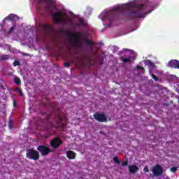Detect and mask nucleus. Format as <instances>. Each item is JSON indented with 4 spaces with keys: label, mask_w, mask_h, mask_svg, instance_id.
Returning a JSON list of instances; mask_svg holds the SVG:
<instances>
[{
    "label": "nucleus",
    "mask_w": 179,
    "mask_h": 179,
    "mask_svg": "<svg viewBox=\"0 0 179 179\" xmlns=\"http://www.w3.org/2000/svg\"><path fill=\"white\" fill-rule=\"evenodd\" d=\"M15 19H16V15L15 14H10L8 16H7L6 18L3 20V22H5V20H10V22L15 21Z\"/></svg>",
    "instance_id": "nucleus-15"
},
{
    "label": "nucleus",
    "mask_w": 179,
    "mask_h": 179,
    "mask_svg": "<svg viewBox=\"0 0 179 179\" xmlns=\"http://www.w3.org/2000/svg\"><path fill=\"white\" fill-rule=\"evenodd\" d=\"M64 66H66V68H69V66H71V64H69L68 62H65L64 63Z\"/></svg>",
    "instance_id": "nucleus-33"
},
{
    "label": "nucleus",
    "mask_w": 179,
    "mask_h": 179,
    "mask_svg": "<svg viewBox=\"0 0 179 179\" xmlns=\"http://www.w3.org/2000/svg\"><path fill=\"white\" fill-rule=\"evenodd\" d=\"M146 6L144 4H138V9L132 10L128 15L127 17L131 20L133 19H141L145 17L146 14Z\"/></svg>",
    "instance_id": "nucleus-2"
},
{
    "label": "nucleus",
    "mask_w": 179,
    "mask_h": 179,
    "mask_svg": "<svg viewBox=\"0 0 179 179\" xmlns=\"http://www.w3.org/2000/svg\"><path fill=\"white\" fill-rule=\"evenodd\" d=\"M151 171L155 177H159L163 175V167L159 164H156L152 166Z\"/></svg>",
    "instance_id": "nucleus-9"
},
{
    "label": "nucleus",
    "mask_w": 179,
    "mask_h": 179,
    "mask_svg": "<svg viewBox=\"0 0 179 179\" xmlns=\"http://www.w3.org/2000/svg\"><path fill=\"white\" fill-rule=\"evenodd\" d=\"M136 69H137L138 71H139V70L145 71V68H143V66H136Z\"/></svg>",
    "instance_id": "nucleus-28"
},
{
    "label": "nucleus",
    "mask_w": 179,
    "mask_h": 179,
    "mask_svg": "<svg viewBox=\"0 0 179 179\" xmlns=\"http://www.w3.org/2000/svg\"><path fill=\"white\" fill-rule=\"evenodd\" d=\"M129 171L131 174H135L139 171V167L136 165H129Z\"/></svg>",
    "instance_id": "nucleus-13"
},
{
    "label": "nucleus",
    "mask_w": 179,
    "mask_h": 179,
    "mask_svg": "<svg viewBox=\"0 0 179 179\" xmlns=\"http://www.w3.org/2000/svg\"><path fill=\"white\" fill-rule=\"evenodd\" d=\"M13 65H14L15 66H18V65H20V62H18V61H15V62H13Z\"/></svg>",
    "instance_id": "nucleus-30"
},
{
    "label": "nucleus",
    "mask_w": 179,
    "mask_h": 179,
    "mask_svg": "<svg viewBox=\"0 0 179 179\" xmlns=\"http://www.w3.org/2000/svg\"><path fill=\"white\" fill-rule=\"evenodd\" d=\"M169 66L171 68H175V69H179V61L178 60H171L169 62Z\"/></svg>",
    "instance_id": "nucleus-12"
},
{
    "label": "nucleus",
    "mask_w": 179,
    "mask_h": 179,
    "mask_svg": "<svg viewBox=\"0 0 179 179\" xmlns=\"http://www.w3.org/2000/svg\"><path fill=\"white\" fill-rule=\"evenodd\" d=\"M39 5L43 3H47V6L44 7L45 10L51 11L52 10V6L55 5V2L52 0H38Z\"/></svg>",
    "instance_id": "nucleus-7"
},
{
    "label": "nucleus",
    "mask_w": 179,
    "mask_h": 179,
    "mask_svg": "<svg viewBox=\"0 0 179 179\" xmlns=\"http://www.w3.org/2000/svg\"><path fill=\"white\" fill-rule=\"evenodd\" d=\"M66 34L68 37H69L71 45H73V47L78 48L79 41L80 40V37H82V34L80 32L71 33L66 31Z\"/></svg>",
    "instance_id": "nucleus-3"
},
{
    "label": "nucleus",
    "mask_w": 179,
    "mask_h": 179,
    "mask_svg": "<svg viewBox=\"0 0 179 179\" xmlns=\"http://www.w3.org/2000/svg\"><path fill=\"white\" fill-rule=\"evenodd\" d=\"M145 64V65H149L150 66V68H154V66H155V63H153L150 60H146Z\"/></svg>",
    "instance_id": "nucleus-17"
},
{
    "label": "nucleus",
    "mask_w": 179,
    "mask_h": 179,
    "mask_svg": "<svg viewBox=\"0 0 179 179\" xmlns=\"http://www.w3.org/2000/svg\"><path fill=\"white\" fill-rule=\"evenodd\" d=\"M130 6L129 4H123L121 6H117L113 8V11L110 12V15L113 13H124L125 10H129Z\"/></svg>",
    "instance_id": "nucleus-6"
},
{
    "label": "nucleus",
    "mask_w": 179,
    "mask_h": 179,
    "mask_svg": "<svg viewBox=\"0 0 179 179\" xmlns=\"http://www.w3.org/2000/svg\"><path fill=\"white\" fill-rule=\"evenodd\" d=\"M60 110H61V109H60V108H59V109H58V111H60Z\"/></svg>",
    "instance_id": "nucleus-37"
},
{
    "label": "nucleus",
    "mask_w": 179,
    "mask_h": 179,
    "mask_svg": "<svg viewBox=\"0 0 179 179\" xmlns=\"http://www.w3.org/2000/svg\"><path fill=\"white\" fill-rule=\"evenodd\" d=\"M13 106H16V101H13Z\"/></svg>",
    "instance_id": "nucleus-35"
},
{
    "label": "nucleus",
    "mask_w": 179,
    "mask_h": 179,
    "mask_svg": "<svg viewBox=\"0 0 179 179\" xmlns=\"http://www.w3.org/2000/svg\"><path fill=\"white\" fill-rule=\"evenodd\" d=\"M37 150L41 153V156L44 157L48 156V155L52 152L50 148L43 145H38L37 147Z\"/></svg>",
    "instance_id": "nucleus-8"
},
{
    "label": "nucleus",
    "mask_w": 179,
    "mask_h": 179,
    "mask_svg": "<svg viewBox=\"0 0 179 179\" xmlns=\"http://www.w3.org/2000/svg\"><path fill=\"white\" fill-rule=\"evenodd\" d=\"M121 60L124 64H129L131 63V61L132 60V56H129L127 57H122Z\"/></svg>",
    "instance_id": "nucleus-16"
},
{
    "label": "nucleus",
    "mask_w": 179,
    "mask_h": 179,
    "mask_svg": "<svg viewBox=\"0 0 179 179\" xmlns=\"http://www.w3.org/2000/svg\"><path fill=\"white\" fill-rule=\"evenodd\" d=\"M47 120H50V115L47 116Z\"/></svg>",
    "instance_id": "nucleus-36"
},
{
    "label": "nucleus",
    "mask_w": 179,
    "mask_h": 179,
    "mask_svg": "<svg viewBox=\"0 0 179 179\" xmlns=\"http://www.w3.org/2000/svg\"><path fill=\"white\" fill-rule=\"evenodd\" d=\"M85 43L87 45H94V43H93L92 41H89V40H87L85 41Z\"/></svg>",
    "instance_id": "nucleus-25"
},
{
    "label": "nucleus",
    "mask_w": 179,
    "mask_h": 179,
    "mask_svg": "<svg viewBox=\"0 0 179 179\" xmlns=\"http://www.w3.org/2000/svg\"><path fill=\"white\" fill-rule=\"evenodd\" d=\"M13 30H15V27L13 26V27L10 29L8 33H12V32L13 31Z\"/></svg>",
    "instance_id": "nucleus-34"
},
{
    "label": "nucleus",
    "mask_w": 179,
    "mask_h": 179,
    "mask_svg": "<svg viewBox=\"0 0 179 179\" xmlns=\"http://www.w3.org/2000/svg\"><path fill=\"white\" fill-rule=\"evenodd\" d=\"M122 166H123V167H125L126 166H128V161H123L122 162Z\"/></svg>",
    "instance_id": "nucleus-29"
},
{
    "label": "nucleus",
    "mask_w": 179,
    "mask_h": 179,
    "mask_svg": "<svg viewBox=\"0 0 179 179\" xmlns=\"http://www.w3.org/2000/svg\"><path fill=\"white\" fill-rule=\"evenodd\" d=\"M64 16H65V14L62 12V10H59L53 14V21L55 23H56V24H62V23H66V20L64 18Z\"/></svg>",
    "instance_id": "nucleus-4"
},
{
    "label": "nucleus",
    "mask_w": 179,
    "mask_h": 179,
    "mask_svg": "<svg viewBox=\"0 0 179 179\" xmlns=\"http://www.w3.org/2000/svg\"><path fill=\"white\" fill-rule=\"evenodd\" d=\"M14 83H15V85H20L22 83V81L20 80V78H19L18 77H15Z\"/></svg>",
    "instance_id": "nucleus-21"
},
{
    "label": "nucleus",
    "mask_w": 179,
    "mask_h": 179,
    "mask_svg": "<svg viewBox=\"0 0 179 179\" xmlns=\"http://www.w3.org/2000/svg\"><path fill=\"white\" fill-rule=\"evenodd\" d=\"M14 127L15 124L13 123V120L10 119L8 122V127L10 128V129H13Z\"/></svg>",
    "instance_id": "nucleus-18"
},
{
    "label": "nucleus",
    "mask_w": 179,
    "mask_h": 179,
    "mask_svg": "<svg viewBox=\"0 0 179 179\" xmlns=\"http://www.w3.org/2000/svg\"><path fill=\"white\" fill-rule=\"evenodd\" d=\"M113 160L117 164H120V163H121L117 157H113Z\"/></svg>",
    "instance_id": "nucleus-27"
},
{
    "label": "nucleus",
    "mask_w": 179,
    "mask_h": 179,
    "mask_svg": "<svg viewBox=\"0 0 179 179\" xmlns=\"http://www.w3.org/2000/svg\"><path fill=\"white\" fill-rule=\"evenodd\" d=\"M62 121L66 122V117L65 116L62 117L61 114L55 115L54 122L55 124H54V122H50L46 128L50 135H54L55 134V129L65 127V123H63Z\"/></svg>",
    "instance_id": "nucleus-1"
},
{
    "label": "nucleus",
    "mask_w": 179,
    "mask_h": 179,
    "mask_svg": "<svg viewBox=\"0 0 179 179\" xmlns=\"http://www.w3.org/2000/svg\"><path fill=\"white\" fill-rule=\"evenodd\" d=\"M26 157L30 160L37 162L40 159V152L34 149L28 148L26 150Z\"/></svg>",
    "instance_id": "nucleus-5"
},
{
    "label": "nucleus",
    "mask_w": 179,
    "mask_h": 179,
    "mask_svg": "<svg viewBox=\"0 0 179 179\" xmlns=\"http://www.w3.org/2000/svg\"><path fill=\"white\" fill-rule=\"evenodd\" d=\"M50 143L52 149H58L61 145H63L64 142L59 137H55L52 139Z\"/></svg>",
    "instance_id": "nucleus-10"
},
{
    "label": "nucleus",
    "mask_w": 179,
    "mask_h": 179,
    "mask_svg": "<svg viewBox=\"0 0 179 179\" xmlns=\"http://www.w3.org/2000/svg\"><path fill=\"white\" fill-rule=\"evenodd\" d=\"M52 109L53 110V111H55V110H57V108H55L56 103H52Z\"/></svg>",
    "instance_id": "nucleus-32"
},
{
    "label": "nucleus",
    "mask_w": 179,
    "mask_h": 179,
    "mask_svg": "<svg viewBox=\"0 0 179 179\" xmlns=\"http://www.w3.org/2000/svg\"><path fill=\"white\" fill-rule=\"evenodd\" d=\"M144 173H149V167L145 166L143 169Z\"/></svg>",
    "instance_id": "nucleus-31"
},
{
    "label": "nucleus",
    "mask_w": 179,
    "mask_h": 179,
    "mask_svg": "<svg viewBox=\"0 0 179 179\" xmlns=\"http://www.w3.org/2000/svg\"><path fill=\"white\" fill-rule=\"evenodd\" d=\"M151 76H152V79H154V80H155V81L159 80V78H157V76H156V75L152 73V74H151Z\"/></svg>",
    "instance_id": "nucleus-26"
},
{
    "label": "nucleus",
    "mask_w": 179,
    "mask_h": 179,
    "mask_svg": "<svg viewBox=\"0 0 179 179\" xmlns=\"http://www.w3.org/2000/svg\"><path fill=\"white\" fill-rule=\"evenodd\" d=\"M15 92H17L21 97L23 96V92H22V89L19 88V87H17L15 88Z\"/></svg>",
    "instance_id": "nucleus-23"
},
{
    "label": "nucleus",
    "mask_w": 179,
    "mask_h": 179,
    "mask_svg": "<svg viewBox=\"0 0 179 179\" xmlns=\"http://www.w3.org/2000/svg\"><path fill=\"white\" fill-rule=\"evenodd\" d=\"M93 117L98 122H107V117L104 113H94Z\"/></svg>",
    "instance_id": "nucleus-11"
},
{
    "label": "nucleus",
    "mask_w": 179,
    "mask_h": 179,
    "mask_svg": "<svg viewBox=\"0 0 179 179\" xmlns=\"http://www.w3.org/2000/svg\"><path fill=\"white\" fill-rule=\"evenodd\" d=\"M66 157L69 158V160H73L76 158V154L72 150L67 151Z\"/></svg>",
    "instance_id": "nucleus-14"
},
{
    "label": "nucleus",
    "mask_w": 179,
    "mask_h": 179,
    "mask_svg": "<svg viewBox=\"0 0 179 179\" xmlns=\"http://www.w3.org/2000/svg\"><path fill=\"white\" fill-rule=\"evenodd\" d=\"M9 59V55H3L0 57V61H6Z\"/></svg>",
    "instance_id": "nucleus-22"
},
{
    "label": "nucleus",
    "mask_w": 179,
    "mask_h": 179,
    "mask_svg": "<svg viewBox=\"0 0 179 179\" xmlns=\"http://www.w3.org/2000/svg\"><path fill=\"white\" fill-rule=\"evenodd\" d=\"M78 23L79 24H76L77 27H78V26H85V21L82 18L78 20Z\"/></svg>",
    "instance_id": "nucleus-19"
},
{
    "label": "nucleus",
    "mask_w": 179,
    "mask_h": 179,
    "mask_svg": "<svg viewBox=\"0 0 179 179\" xmlns=\"http://www.w3.org/2000/svg\"><path fill=\"white\" fill-rule=\"evenodd\" d=\"M178 103H179V100H178Z\"/></svg>",
    "instance_id": "nucleus-38"
},
{
    "label": "nucleus",
    "mask_w": 179,
    "mask_h": 179,
    "mask_svg": "<svg viewBox=\"0 0 179 179\" xmlns=\"http://www.w3.org/2000/svg\"><path fill=\"white\" fill-rule=\"evenodd\" d=\"M171 171L172 173H177V171H178V168L176 166H173V167L171 168Z\"/></svg>",
    "instance_id": "nucleus-24"
},
{
    "label": "nucleus",
    "mask_w": 179,
    "mask_h": 179,
    "mask_svg": "<svg viewBox=\"0 0 179 179\" xmlns=\"http://www.w3.org/2000/svg\"><path fill=\"white\" fill-rule=\"evenodd\" d=\"M42 27L45 31H47V30H51V25L48 24H44Z\"/></svg>",
    "instance_id": "nucleus-20"
}]
</instances>
